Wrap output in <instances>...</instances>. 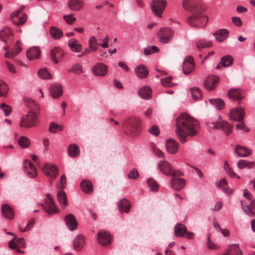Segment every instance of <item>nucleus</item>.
I'll return each mask as SVG.
<instances>
[{
	"instance_id": "nucleus-2",
	"label": "nucleus",
	"mask_w": 255,
	"mask_h": 255,
	"mask_svg": "<svg viewBox=\"0 0 255 255\" xmlns=\"http://www.w3.org/2000/svg\"><path fill=\"white\" fill-rule=\"evenodd\" d=\"M183 8L192 13L187 18L188 23L192 27H203L208 22L207 17L201 11L200 0H183Z\"/></svg>"
},
{
	"instance_id": "nucleus-54",
	"label": "nucleus",
	"mask_w": 255,
	"mask_h": 255,
	"mask_svg": "<svg viewBox=\"0 0 255 255\" xmlns=\"http://www.w3.org/2000/svg\"><path fill=\"white\" fill-rule=\"evenodd\" d=\"M18 143L22 148H26L30 145V140L25 136H22L18 141Z\"/></svg>"
},
{
	"instance_id": "nucleus-34",
	"label": "nucleus",
	"mask_w": 255,
	"mask_h": 255,
	"mask_svg": "<svg viewBox=\"0 0 255 255\" xmlns=\"http://www.w3.org/2000/svg\"><path fill=\"white\" fill-rule=\"evenodd\" d=\"M138 95L142 99H148L151 97V89L148 86H144L139 89Z\"/></svg>"
},
{
	"instance_id": "nucleus-15",
	"label": "nucleus",
	"mask_w": 255,
	"mask_h": 255,
	"mask_svg": "<svg viewBox=\"0 0 255 255\" xmlns=\"http://www.w3.org/2000/svg\"><path fill=\"white\" fill-rule=\"evenodd\" d=\"M65 55V52L59 47H55L51 51V59L55 63L58 64L60 60H61Z\"/></svg>"
},
{
	"instance_id": "nucleus-26",
	"label": "nucleus",
	"mask_w": 255,
	"mask_h": 255,
	"mask_svg": "<svg viewBox=\"0 0 255 255\" xmlns=\"http://www.w3.org/2000/svg\"><path fill=\"white\" fill-rule=\"evenodd\" d=\"M228 96L234 101L240 100L244 97L243 92L238 89H230L228 92Z\"/></svg>"
},
{
	"instance_id": "nucleus-18",
	"label": "nucleus",
	"mask_w": 255,
	"mask_h": 255,
	"mask_svg": "<svg viewBox=\"0 0 255 255\" xmlns=\"http://www.w3.org/2000/svg\"><path fill=\"white\" fill-rule=\"evenodd\" d=\"M93 73L98 76H104L108 72L107 66L103 63H98L93 68Z\"/></svg>"
},
{
	"instance_id": "nucleus-8",
	"label": "nucleus",
	"mask_w": 255,
	"mask_h": 255,
	"mask_svg": "<svg viewBox=\"0 0 255 255\" xmlns=\"http://www.w3.org/2000/svg\"><path fill=\"white\" fill-rule=\"evenodd\" d=\"M17 237L15 236L13 239L8 243V246L10 249L15 250L20 254H23L24 252L20 250V248H25V243L23 238H19L16 240Z\"/></svg>"
},
{
	"instance_id": "nucleus-9",
	"label": "nucleus",
	"mask_w": 255,
	"mask_h": 255,
	"mask_svg": "<svg viewBox=\"0 0 255 255\" xmlns=\"http://www.w3.org/2000/svg\"><path fill=\"white\" fill-rule=\"evenodd\" d=\"M159 40L163 43H168L173 35V31L168 28H162L158 32Z\"/></svg>"
},
{
	"instance_id": "nucleus-24",
	"label": "nucleus",
	"mask_w": 255,
	"mask_h": 255,
	"mask_svg": "<svg viewBox=\"0 0 255 255\" xmlns=\"http://www.w3.org/2000/svg\"><path fill=\"white\" fill-rule=\"evenodd\" d=\"M41 51L37 47H31L26 52V56L28 59L34 60L38 59L40 57Z\"/></svg>"
},
{
	"instance_id": "nucleus-21",
	"label": "nucleus",
	"mask_w": 255,
	"mask_h": 255,
	"mask_svg": "<svg viewBox=\"0 0 255 255\" xmlns=\"http://www.w3.org/2000/svg\"><path fill=\"white\" fill-rule=\"evenodd\" d=\"M179 146V144L175 140L169 139L166 142V147L167 151L171 154H175L177 152Z\"/></svg>"
},
{
	"instance_id": "nucleus-44",
	"label": "nucleus",
	"mask_w": 255,
	"mask_h": 255,
	"mask_svg": "<svg viewBox=\"0 0 255 255\" xmlns=\"http://www.w3.org/2000/svg\"><path fill=\"white\" fill-rule=\"evenodd\" d=\"M89 49L91 51H96L98 49V43L96 38L94 36H91L88 41Z\"/></svg>"
},
{
	"instance_id": "nucleus-47",
	"label": "nucleus",
	"mask_w": 255,
	"mask_h": 255,
	"mask_svg": "<svg viewBox=\"0 0 255 255\" xmlns=\"http://www.w3.org/2000/svg\"><path fill=\"white\" fill-rule=\"evenodd\" d=\"M212 46L210 42L205 41V40H200L196 43V47L199 51L202 48L209 47Z\"/></svg>"
},
{
	"instance_id": "nucleus-4",
	"label": "nucleus",
	"mask_w": 255,
	"mask_h": 255,
	"mask_svg": "<svg viewBox=\"0 0 255 255\" xmlns=\"http://www.w3.org/2000/svg\"><path fill=\"white\" fill-rule=\"evenodd\" d=\"M37 116L34 112H30L22 117L20 126L26 128L36 126L37 123Z\"/></svg>"
},
{
	"instance_id": "nucleus-3",
	"label": "nucleus",
	"mask_w": 255,
	"mask_h": 255,
	"mask_svg": "<svg viewBox=\"0 0 255 255\" xmlns=\"http://www.w3.org/2000/svg\"><path fill=\"white\" fill-rule=\"evenodd\" d=\"M141 122L137 117H129L124 121L123 131L130 137H134L138 135L141 129Z\"/></svg>"
},
{
	"instance_id": "nucleus-36",
	"label": "nucleus",
	"mask_w": 255,
	"mask_h": 255,
	"mask_svg": "<svg viewBox=\"0 0 255 255\" xmlns=\"http://www.w3.org/2000/svg\"><path fill=\"white\" fill-rule=\"evenodd\" d=\"M12 37L11 31L8 27H5L0 31V38L3 41H10L12 39Z\"/></svg>"
},
{
	"instance_id": "nucleus-41",
	"label": "nucleus",
	"mask_w": 255,
	"mask_h": 255,
	"mask_svg": "<svg viewBox=\"0 0 255 255\" xmlns=\"http://www.w3.org/2000/svg\"><path fill=\"white\" fill-rule=\"evenodd\" d=\"M50 33L52 37L55 39L60 38L63 35L62 30L53 26L50 28Z\"/></svg>"
},
{
	"instance_id": "nucleus-17",
	"label": "nucleus",
	"mask_w": 255,
	"mask_h": 255,
	"mask_svg": "<svg viewBox=\"0 0 255 255\" xmlns=\"http://www.w3.org/2000/svg\"><path fill=\"white\" fill-rule=\"evenodd\" d=\"M170 183L172 188L174 190L176 191H180L184 188L185 181V180L183 178L174 177L171 178Z\"/></svg>"
},
{
	"instance_id": "nucleus-49",
	"label": "nucleus",
	"mask_w": 255,
	"mask_h": 255,
	"mask_svg": "<svg viewBox=\"0 0 255 255\" xmlns=\"http://www.w3.org/2000/svg\"><path fill=\"white\" fill-rule=\"evenodd\" d=\"M221 128L227 134H229L232 131L233 126L226 122H223L220 125Z\"/></svg>"
},
{
	"instance_id": "nucleus-7",
	"label": "nucleus",
	"mask_w": 255,
	"mask_h": 255,
	"mask_svg": "<svg viewBox=\"0 0 255 255\" xmlns=\"http://www.w3.org/2000/svg\"><path fill=\"white\" fill-rule=\"evenodd\" d=\"M166 4V0H152L151 2V8L157 16L161 17Z\"/></svg>"
},
{
	"instance_id": "nucleus-29",
	"label": "nucleus",
	"mask_w": 255,
	"mask_h": 255,
	"mask_svg": "<svg viewBox=\"0 0 255 255\" xmlns=\"http://www.w3.org/2000/svg\"><path fill=\"white\" fill-rule=\"evenodd\" d=\"M50 92L54 98L60 97L63 93L62 86L58 84L52 85L50 88Z\"/></svg>"
},
{
	"instance_id": "nucleus-16",
	"label": "nucleus",
	"mask_w": 255,
	"mask_h": 255,
	"mask_svg": "<svg viewBox=\"0 0 255 255\" xmlns=\"http://www.w3.org/2000/svg\"><path fill=\"white\" fill-rule=\"evenodd\" d=\"M158 167L160 172L167 176L170 175L173 169L172 165L166 160L160 161Z\"/></svg>"
},
{
	"instance_id": "nucleus-48",
	"label": "nucleus",
	"mask_w": 255,
	"mask_h": 255,
	"mask_svg": "<svg viewBox=\"0 0 255 255\" xmlns=\"http://www.w3.org/2000/svg\"><path fill=\"white\" fill-rule=\"evenodd\" d=\"M62 126L57 124L54 122H51L49 125V131L51 133H56L58 130L61 131L63 130Z\"/></svg>"
},
{
	"instance_id": "nucleus-60",
	"label": "nucleus",
	"mask_w": 255,
	"mask_h": 255,
	"mask_svg": "<svg viewBox=\"0 0 255 255\" xmlns=\"http://www.w3.org/2000/svg\"><path fill=\"white\" fill-rule=\"evenodd\" d=\"M0 108L3 111L4 115L6 116L10 114L12 111L11 107L3 103L0 105Z\"/></svg>"
},
{
	"instance_id": "nucleus-55",
	"label": "nucleus",
	"mask_w": 255,
	"mask_h": 255,
	"mask_svg": "<svg viewBox=\"0 0 255 255\" xmlns=\"http://www.w3.org/2000/svg\"><path fill=\"white\" fill-rule=\"evenodd\" d=\"M159 51V49L155 46H148L144 49V54L146 55H149L151 54L155 53Z\"/></svg>"
},
{
	"instance_id": "nucleus-33",
	"label": "nucleus",
	"mask_w": 255,
	"mask_h": 255,
	"mask_svg": "<svg viewBox=\"0 0 255 255\" xmlns=\"http://www.w3.org/2000/svg\"><path fill=\"white\" fill-rule=\"evenodd\" d=\"M136 75L140 78H146L148 74V71L147 68L143 65L137 66L134 70Z\"/></svg>"
},
{
	"instance_id": "nucleus-59",
	"label": "nucleus",
	"mask_w": 255,
	"mask_h": 255,
	"mask_svg": "<svg viewBox=\"0 0 255 255\" xmlns=\"http://www.w3.org/2000/svg\"><path fill=\"white\" fill-rule=\"evenodd\" d=\"M63 18L69 24H73L76 20V18L74 17L73 14L65 15L63 16Z\"/></svg>"
},
{
	"instance_id": "nucleus-57",
	"label": "nucleus",
	"mask_w": 255,
	"mask_h": 255,
	"mask_svg": "<svg viewBox=\"0 0 255 255\" xmlns=\"http://www.w3.org/2000/svg\"><path fill=\"white\" fill-rule=\"evenodd\" d=\"M152 150L154 154L159 158H165L163 152L154 144H152Z\"/></svg>"
},
{
	"instance_id": "nucleus-56",
	"label": "nucleus",
	"mask_w": 255,
	"mask_h": 255,
	"mask_svg": "<svg viewBox=\"0 0 255 255\" xmlns=\"http://www.w3.org/2000/svg\"><path fill=\"white\" fill-rule=\"evenodd\" d=\"M38 74L39 77L42 79H49L51 78V75L45 69L39 70Z\"/></svg>"
},
{
	"instance_id": "nucleus-58",
	"label": "nucleus",
	"mask_w": 255,
	"mask_h": 255,
	"mask_svg": "<svg viewBox=\"0 0 255 255\" xmlns=\"http://www.w3.org/2000/svg\"><path fill=\"white\" fill-rule=\"evenodd\" d=\"M24 101L27 106L32 110H36L37 109V104L32 99L30 98H25Z\"/></svg>"
},
{
	"instance_id": "nucleus-61",
	"label": "nucleus",
	"mask_w": 255,
	"mask_h": 255,
	"mask_svg": "<svg viewBox=\"0 0 255 255\" xmlns=\"http://www.w3.org/2000/svg\"><path fill=\"white\" fill-rule=\"evenodd\" d=\"M138 176L139 173L137 170L135 168L131 170L128 174V177L130 179H135L138 178Z\"/></svg>"
},
{
	"instance_id": "nucleus-13",
	"label": "nucleus",
	"mask_w": 255,
	"mask_h": 255,
	"mask_svg": "<svg viewBox=\"0 0 255 255\" xmlns=\"http://www.w3.org/2000/svg\"><path fill=\"white\" fill-rule=\"evenodd\" d=\"M194 62L193 57L188 56L186 58L183 64V71L186 74H189L192 72L194 69Z\"/></svg>"
},
{
	"instance_id": "nucleus-23",
	"label": "nucleus",
	"mask_w": 255,
	"mask_h": 255,
	"mask_svg": "<svg viewBox=\"0 0 255 255\" xmlns=\"http://www.w3.org/2000/svg\"><path fill=\"white\" fill-rule=\"evenodd\" d=\"M235 153L241 157H247L252 153V150L240 145H237L235 148Z\"/></svg>"
},
{
	"instance_id": "nucleus-50",
	"label": "nucleus",
	"mask_w": 255,
	"mask_h": 255,
	"mask_svg": "<svg viewBox=\"0 0 255 255\" xmlns=\"http://www.w3.org/2000/svg\"><path fill=\"white\" fill-rule=\"evenodd\" d=\"M69 72H73L76 74H80L83 73L82 70V66L79 63L73 65L70 69L68 70Z\"/></svg>"
},
{
	"instance_id": "nucleus-10",
	"label": "nucleus",
	"mask_w": 255,
	"mask_h": 255,
	"mask_svg": "<svg viewBox=\"0 0 255 255\" xmlns=\"http://www.w3.org/2000/svg\"><path fill=\"white\" fill-rule=\"evenodd\" d=\"M97 241L100 245L106 246L111 243L112 237L108 232L101 230L97 234Z\"/></svg>"
},
{
	"instance_id": "nucleus-27",
	"label": "nucleus",
	"mask_w": 255,
	"mask_h": 255,
	"mask_svg": "<svg viewBox=\"0 0 255 255\" xmlns=\"http://www.w3.org/2000/svg\"><path fill=\"white\" fill-rule=\"evenodd\" d=\"M229 255H242L243 252L239 248V244H233L229 245L226 250Z\"/></svg>"
},
{
	"instance_id": "nucleus-1",
	"label": "nucleus",
	"mask_w": 255,
	"mask_h": 255,
	"mask_svg": "<svg viewBox=\"0 0 255 255\" xmlns=\"http://www.w3.org/2000/svg\"><path fill=\"white\" fill-rule=\"evenodd\" d=\"M175 133L182 143L187 141V137L196 135L199 130L198 122L186 113H182L177 119Z\"/></svg>"
},
{
	"instance_id": "nucleus-20",
	"label": "nucleus",
	"mask_w": 255,
	"mask_h": 255,
	"mask_svg": "<svg viewBox=\"0 0 255 255\" xmlns=\"http://www.w3.org/2000/svg\"><path fill=\"white\" fill-rule=\"evenodd\" d=\"M19 14H17V13L14 12L11 13L10 15L12 22L15 25H22L27 19L26 14H23L20 17H19Z\"/></svg>"
},
{
	"instance_id": "nucleus-28",
	"label": "nucleus",
	"mask_w": 255,
	"mask_h": 255,
	"mask_svg": "<svg viewBox=\"0 0 255 255\" xmlns=\"http://www.w3.org/2000/svg\"><path fill=\"white\" fill-rule=\"evenodd\" d=\"M68 5L70 9L78 11L83 8L84 1L83 0H69Z\"/></svg>"
},
{
	"instance_id": "nucleus-42",
	"label": "nucleus",
	"mask_w": 255,
	"mask_h": 255,
	"mask_svg": "<svg viewBox=\"0 0 255 255\" xmlns=\"http://www.w3.org/2000/svg\"><path fill=\"white\" fill-rule=\"evenodd\" d=\"M255 163L253 161H246L241 159L237 163L238 167L239 169L252 168L254 166Z\"/></svg>"
},
{
	"instance_id": "nucleus-39",
	"label": "nucleus",
	"mask_w": 255,
	"mask_h": 255,
	"mask_svg": "<svg viewBox=\"0 0 255 255\" xmlns=\"http://www.w3.org/2000/svg\"><path fill=\"white\" fill-rule=\"evenodd\" d=\"M57 198L62 206H66L68 205V201L66 193L62 189H60L57 194Z\"/></svg>"
},
{
	"instance_id": "nucleus-12",
	"label": "nucleus",
	"mask_w": 255,
	"mask_h": 255,
	"mask_svg": "<svg viewBox=\"0 0 255 255\" xmlns=\"http://www.w3.org/2000/svg\"><path fill=\"white\" fill-rule=\"evenodd\" d=\"M219 82V77L216 75L207 77L204 83L205 87L209 91H212L217 87Z\"/></svg>"
},
{
	"instance_id": "nucleus-11",
	"label": "nucleus",
	"mask_w": 255,
	"mask_h": 255,
	"mask_svg": "<svg viewBox=\"0 0 255 255\" xmlns=\"http://www.w3.org/2000/svg\"><path fill=\"white\" fill-rule=\"evenodd\" d=\"M23 170L25 174L30 178H35L37 175V172L34 165L29 160L23 161Z\"/></svg>"
},
{
	"instance_id": "nucleus-43",
	"label": "nucleus",
	"mask_w": 255,
	"mask_h": 255,
	"mask_svg": "<svg viewBox=\"0 0 255 255\" xmlns=\"http://www.w3.org/2000/svg\"><path fill=\"white\" fill-rule=\"evenodd\" d=\"M20 43L17 41L16 45L11 52H8L5 54V56L6 58H10L14 57L17 55L21 50V47L19 46Z\"/></svg>"
},
{
	"instance_id": "nucleus-19",
	"label": "nucleus",
	"mask_w": 255,
	"mask_h": 255,
	"mask_svg": "<svg viewBox=\"0 0 255 255\" xmlns=\"http://www.w3.org/2000/svg\"><path fill=\"white\" fill-rule=\"evenodd\" d=\"M242 207L243 210L249 216H255V200H252L249 205L244 204L243 201H241Z\"/></svg>"
},
{
	"instance_id": "nucleus-6",
	"label": "nucleus",
	"mask_w": 255,
	"mask_h": 255,
	"mask_svg": "<svg viewBox=\"0 0 255 255\" xmlns=\"http://www.w3.org/2000/svg\"><path fill=\"white\" fill-rule=\"evenodd\" d=\"M41 206L44 210L49 215H52L58 212L55 202L49 194H46V198L45 199V204H41Z\"/></svg>"
},
{
	"instance_id": "nucleus-45",
	"label": "nucleus",
	"mask_w": 255,
	"mask_h": 255,
	"mask_svg": "<svg viewBox=\"0 0 255 255\" xmlns=\"http://www.w3.org/2000/svg\"><path fill=\"white\" fill-rule=\"evenodd\" d=\"M209 102L219 110L223 109L225 106L224 102L220 99H211L209 100Z\"/></svg>"
},
{
	"instance_id": "nucleus-40",
	"label": "nucleus",
	"mask_w": 255,
	"mask_h": 255,
	"mask_svg": "<svg viewBox=\"0 0 255 255\" xmlns=\"http://www.w3.org/2000/svg\"><path fill=\"white\" fill-rule=\"evenodd\" d=\"M186 232V227L182 224H177L174 227L175 235L177 237H182Z\"/></svg>"
},
{
	"instance_id": "nucleus-14",
	"label": "nucleus",
	"mask_w": 255,
	"mask_h": 255,
	"mask_svg": "<svg viewBox=\"0 0 255 255\" xmlns=\"http://www.w3.org/2000/svg\"><path fill=\"white\" fill-rule=\"evenodd\" d=\"M230 119L237 122L243 121L245 113L242 108H234L230 112Z\"/></svg>"
},
{
	"instance_id": "nucleus-37",
	"label": "nucleus",
	"mask_w": 255,
	"mask_h": 255,
	"mask_svg": "<svg viewBox=\"0 0 255 255\" xmlns=\"http://www.w3.org/2000/svg\"><path fill=\"white\" fill-rule=\"evenodd\" d=\"M214 35L218 41L222 42L228 37L229 31L226 29H221L217 30Z\"/></svg>"
},
{
	"instance_id": "nucleus-25",
	"label": "nucleus",
	"mask_w": 255,
	"mask_h": 255,
	"mask_svg": "<svg viewBox=\"0 0 255 255\" xmlns=\"http://www.w3.org/2000/svg\"><path fill=\"white\" fill-rule=\"evenodd\" d=\"M1 211L3 216L6 219L12 220L14 217V211L8 205L4 204L1 207Z\"/></svg>"
},
{
	"instance_id": "nucleus-52",
	"label": "nucleus",
	"mask_w": 255,
	"mask_h": 255,
	"mask_svg": "<svg viewBox=\"0 0 255 255\" xmlns=\"http://www.w3.org/2000/svg\"><path fill=\"white\" fill-rule=\"evenodd\" d=\"M8 91L7 84L3 81L0 80V97L4 96Z\"/></svg>"
},
{
	"instance_id": "nucleus-62",
	"label": "nucleus",
	"mask_w": 255,
	"mask_h": 255,
	"mask_svg": "<svg viewBox=\"0 0 255 255\" xmlns=\"http://www.w3.org/2000/svg\"><path fill=\"white\" fill-rule=\"evenodd\" d=\"M148 131L155 136H157L159 134V129L158 127L154 125L148 129Z\"/></svg>"
},
{
	"instance_id": "nucleus-38",
	"label": "nucleus",
	"mask_w": 255,
	"mask_h": 255,
	"mask_svg": "<svg viewBox=\"0 0 255 255\" xmlns=\"http://www.w3.org/2000/svg\"><path fill=\"white\" fill-rule=\"evenodd\" d=\"M81 188L82 191L87 194H90L93 192V186L91 182L88 180H84L81 183Z\"/></svg>"
},
{
	"instance_id": "nucleus-30",
	"label": "nucleus",
	"mask_w": 255,
	"mask_h": 255,
	"mask_svg": "<svg viewBox=\"0 0 255 255\" xmlns=\"http://www.w3.org/2000/svg\"><path fill=\"white\" fill-rule=\"evenodd\" d=\"M233 62V57L229 55H226L221 58L220 63L216 66V69H219L221 67V66L224 67H228L231 65Z\"/></svg>"
},
{
	"instance_id": "nucleus-64",
	"label": "nucleus",
	"mask_w": 255,
	"mask_h": 255,
	"mask_svg": "<svg viewBox=\"0 0 255 255\" xmlns=\"http://www.w3.org/2000/svg\"><path fill=\"white\" fill-rule=\"evenodd\" d=\"M172 80L171 76L167 77L161 79L162 84L165 86H170V83Z\"/></svg>"
},
{
	"instance_id": "nucleus-5",
	"label": "nucleus",
	"mask_w": 255,
	"mask_h": 255,
	"mask_svg": "<svg viewBox=\"0 0 255 255\" xmlns=\"http://www.w3.org/2000/svg\"><path fill=\"white\" fill-rule=\"evenodd\" d=\"M44 174L50 178V184H52V179H55L58 175V168L54 164L51 163H44L42 167Z\"/></svg>"
},
{
	"instance_id": "nucleus-32",
	"label": "nucleus",
	"mask_w": 255,
	"mask_h": 255,
	"mask_svg": "<svg viewBox=\"0 0 255 255\" xmlns=\"http://www.w3.org/2000/svg\"><path fill=\"white\" fill-rule=\"evenodd\" d=\"M68 45L71 51L75 52H80L82 50V45L75 38H71L69 40Z\"/></svg>"
},
{
	"instance_id": "nucleus-46",
	"label": "nucleus",
	"mask_w": 255,
	"mask_h": 255,
	"mask_svg": "<svg viewBox=\"0 0 255 255\" xmlns=\"http://www.w3.org/2000/svg\"><path fill=\"white\" fill-rule=\"evenodd\" d=\"M80 150L76 144H71L68 148V153L72 157H75L79 154Z\"/></svg>"
},
{
	"instance_id": "nucleus-63",
	"label": "nucleus",
	"mask_w": 255,
	"mask_h": 255,
	"mask_svg": "<svg viewBox=\"0 0 255 255\" xmlns=\"http://www.w3.org/2000/svg\"><path fill=\"white\" fill-rule=\"evenodd\" d=\"M208 126L209 128L214 129L220 128L221 123L217 122H210L208 123Z\"/></svg>"
},
{
	"instance_id": "nucleus-22",
	"label": "nucleus",
	"mask_w": 255,
	"mask_h": 255,
	"mask_svg": "<svg viewBox=\"0 0 255 255\" xmlns=\"http://www.w3.org/2000/svg\"><path fill=\"white\" fill-rule=\"evenodd\" d=\"M65 221L66 225L70 230H74L76 229L77 222L73 214H68L65 218Z\"/></svg>"
},
{
	"instance_id": "nucleus-35",
	"label": "nucleus",
	"mask_w": 255,
	"mask_h": 255,
	"mask_svg": "<svg viewBox=\"0 0 255 255\" xmlns=\"http://www.w3.org/2000/svg\"><path fill=\"white\" fill-rule=\"evenodd\" d=\"M118 207L121 212L128 213L130 211V203L126 199H122L118 203Z\"/></svg>"
},
{
	"instance_id": "nucleus-31",
	"label": "nucleus",
	"mask_w": 255,
	"mask_h": 255,
	"mask_svg": "<svg viewBox=\"0 0 255 255\" xmlns=\"http://www.w3.org/2000/svg\"><path fill=\"white\" fill-rule=\"evenodd\" d=\"M85 239L81 235L77 236L73 241V247L76 251H80L84 247Z\"/></svg>"
},
{
	"instance_id": "nucleus-53",
	"label": "nucleus",
	"mask_w": 255,
	"mask_h": 255,
	"mask_svg": "<svg viewBox=\"0 0 255 255\" xmlns=\"http://www.w3.org/2000/svg\"><path fill=\"white\" fill-rule=\"evenodd\" d=\"M147 184L150 188L154 191H157L158 189V185L157 182L152 178H149L147 180Z\"/></svg>"
},
{
	"instance_id": "nucleus-51",
	"label": "nucleus",
	"mask_w": 255,
	"mask_h": 255,
	"mask_svg": "<svg viewBox=\"0 0 255 255\" xmlns=\"http://www.w3.org/2000/svg\"><path fill=\"white\" fill-rule=\"evenodd\" d=\"M191 93L193 99L195 100L200 99L202 96L200 90L197 88H191Z\"/></svg>"
}]
</instances>
